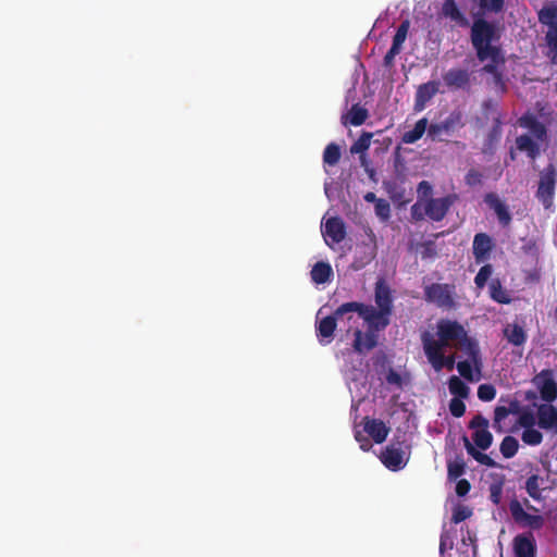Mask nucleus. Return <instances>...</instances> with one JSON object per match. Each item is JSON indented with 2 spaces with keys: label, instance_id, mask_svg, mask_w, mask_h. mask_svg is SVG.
Here are the masks:
<instances>
[{
  "label": "nucleus",
  "instance_id": "f257e3e1",
  "mask_svg": "<svg viewBox=\"0 0 557 557\" xmlns=\"http://www.w3.org/2000/svg\"><path fill=\"white\" fill-rule=\"evenodd\" d=\"M502 32L496 23L486 21L482 16L474 18L470 39L476 58L480 62H487L483 66L485 73L496 75L498 66L505 63L499 40Z\"/></svg>",
  "mask_w": 557,
  "mask_h": 557
},
{
  "label": "nucleus",
  "instance_id": "f03ea898",
  "mask_svg": "<svg viewBox=\"0 0 557 557\" xmlns=\"http://www.w3.org/2000/svg\"><path fill=\"white\" fill-rule=\"evenodd\" d=\"M376 308L359 301L342 304L339 312H356L362 320L376 321L379 326L387 327L394 309L393 290L384 277H379L374 286Z\"/></svg>",
  "mask_w": 557,
  "mask_h": 557
},
{
  "label": "nucleus",
  "instance_id": "7ed1b4c3",
  "mask_svg": "<svg viewBox=\"0 0 557 557\" xmlns=\"http://www.w3.org/2000/svg\"><path fill=\"white\" fill-rule=\"evenodd\" d=\"M466 329L458 321L449 319H441L436 324L437 339L429 331L421 334L422 347H425L426 339L438 345V348L454 347L459 339L465 336Z\"/></svg>",
  "mask_w": 557,
  "mask_h": 557
},
{
  "label": "nucleus",
  "instance_id": "20e7f679",
  "mask_svg": "<svg viewBox=\"0 0 557 557\" xmlns=\"http://www.w3.org/2000/svg\"><path fill=\"white\" fill-rule=\"evenodd\" d=\"M537 183L535 197L542 203L545 210H554V198L557 185V168L554 163H548L541 172Z\"/></svg>",
  "mask_w": 557,
  "mask_h": 557
},
{
  "label": "nucleus",
  "instance_id": "39448f33",
  "mask_svg": "<svg viewBox=\"0 0 557 557\" xmlns=\"http://www.w3.org/2000/svg\"><path fill=\"white\" fill-rule=\"evenodd\" d=\"M410 450L405 442H392L380 455L382 463L391 471L404 469L409 460Z\"/></svg>",
  "mask_w": 557,
  "mask_h": 557
},
{
  "label": "nucleus",
  "instance_id": "423d86ee",
  "mask_svg": "<svg viewBox=\"0 0 557 557\" xmlns=\"http://www.w3.org/2000/svg\"><path fill=\"white\" fill-rule=\"evenodd\" d=\"M367 323V331L363 332L359 329L354 332L352 348L359 355H366L379 344V332L386 327L379 326V322L363 320Z\"/></svg>",
  "mask_w": 557,
  "mask_h": 557
},
{
  "label": "nucleus",
  "instance_id": "0eeeda50",
  "mask_svg": "<svg viewBox=\"0 0 557 557\" xmlns=\"http://www.w3.org/2000/svg\"><path fill=\"white\" fill-rule=\"evenodd\" d=\"M425 298L438 308L451 309L455 307V286L449 284L433 283L425 287Z\"/></svg>",
  "mask_w": 557,
  "mask_h": 557
},
{
  "label": "nucleus",
  "instance_id": "6e6552de",
  "mask_svg": "<svg viewBox=\"0 0 557 557\" xmlns=\"http://www.w3.org/2000/svg\"><path fill=\"white\" fill-rule=\"evenodd\" d=\"M509 511L513 521L521 528L540 530L545 524V519L543 516L527 512L523 509L521 503L516 498L510 500Z\"/></svg>",
  "mask_w": 557,
  "mask_h": 557
},
{
  "label": "nucleus",
  "instance_id": "1a4fd4ad",
  "mask_svg": "<svg viewBox=\"0 0 557 557\" xmlns=\"http://www.w3.org/2000/svg\"><path fill=\"white\" fill-rule=\"evenodd\" d=\"M341 309H342V305L336 308V310L334 311V313L332 315H327L322 319H319V317H317L315 334H317L318 341L321 345H327L333 341L334 333H335V330L337 326L336 321L350 313V312H339Z\"/></svg>",
  "mask_w": 557,
  "mask_h": 557
},
{
  "label": "nucleus",
  "instance_id": "9d476101",
  "mask_svg": "<svg viewBox=\"0 0 557 557\" xmlns=\"http://www.w3.org/2000/svg\"><path fill=\"white\" fill-rule=\"evenodd\" d=\"M458 200L456 194H448L441 198H430L424 201V213L433 222L442 221L451 206Z\"/></svg>",
  "mask_w": 557,
  "mask_h": 557
},
{
  "label": "nucleus",
  "instance_id": "9b49d317",
  "mask_svg": "<svg viewBox=\"0 0 557 557\" xmlns=\"http://www.w3.org/2000/svg\"><path fill=\"white\" fill-rule=\"evenodd\" d=\"M444 348H438V345L426 339L425 347H423L424 355L435 371H441L443 368L453 370L456 363V356L450 354L445 356Z\"/></svg>",
  "mask_w": 557,
  "mask_h": 557
},
{
  "label": "nucleus",
  "instance_id": "f8f14e48",
  "mask_svg": "<svg viewBox=\"0 0 557 557\" xmlns=\"http://www.w3.org/2000/svg\"><path fill=\"white\" fill-rule=\"evenodd\" d=\"M532 383L536 386L541 398L546 401V404H552L557 399V383L554 380L552 370H542L532 379Z\"/></svg>",
  "mask_w": 557,
  "mask_h": 557
},
{
  "label": "nucleus",
  "instance_id": "ddd939ff",
  "mask_svg": "<svg viewBox=\"0 0 557 557\" xmlns=\"http://www.w3.org/2000/svg\"><path fill=\"white\" fill-rule=\"evenodd\" d=\"M469 428L474 430L472 434L474 445L482 450L488 449L493 443V435L487 430L488 420L480 413L475 414L469 422Z\"/></svg>",
  "mask_w": 557,
  "mask_h": 557
},
{
  "label": "nucleus",
  "instance_id": "4468645a",
  "mask_svg": "<svg viewBox=\"0 0 557 557\" xmlns=\"http://www.w3.org/2000/svg\"><path fill=\"white\" fill-rule=\"evenodd\" d=\"M524 409L522 408L520 401L518 399H511L508 403V406H497L494 409V420H493V429L495 432L503 434L508 431L505 421L509 414L520 416V413Z\"/></svg>",
  "mask_w": 557,
  "mask_h": 557
},
{
  "label": "nucleus",
  "instance_id": "2eb2a0df",
  "mask_svg": "<svg viewBox=\"0 0 557 557\" xmlns=\"http://www.w3.org/2000/svg\"><path fill=\"white\" fill-rule=\"evenodd\" d=\"M462 114L458 111L451 112L443 122L432 123L428 128V135L432 139L440 138L443 134H450L456 128L462 127Z\"/></svg>",
  "mask_w": 557,
  "mask_h": 557
},
{
  "label": "nucleus",
  "instance_id": "dca6fc26",
  "mask_svg": "<svg viewBox=\"0 0 557 557\" xmlns=\"http://www.w3.org/2000/svg\"><path fill=\"white\" fill-rule=\"evenodd\" d=\"M536 419L540 429L557 434V405L541 404L536 407Z\"/></svg>",
  "mask_w": 557,
  "mask_h": 557
},
{
  "label": "nucleus",
  "instance_id": "f3484780",
  "mask_svg": "<svg viewBox=\"0 0 557 557\" xmlns=\"http://www.w3.org/2000/svg\"><path fill=\"white\" fill-rule=\"evenodd\" d=\"M485 205L495 212L502 226L507 227L511 223L512 216L506 203L495 193H487L484 196Z\"/></svg>",
  "mask_w": 557,
  "mask_h": 557
},
{
  "label": "nucleus",
  "instance_id": "a211bd4d",
  "mask_svg": "<svg viewBox=\"0 0 557 557\" xmlns=\"http://www.w3.org/2000/svg\"><path fill=\"white\" fill-rule=\"evenodd\" d=\"M512 548L515 557H535L536 542L533 534L528 532L515 536Z\"/></svg>",
  "mask_w": 557,
  "mask_h": 557
},
{
  "label": "nucleus",
  "instance_id": "6ab92c4d",
  "mask_svg": "<svg viewBox=\"0 0 557 557\" xmlns=\"http://www.w3.org/2000/svg\"><path fill=\"white\" fill-rule=\"evenodd\" d=\"M494 248L493 239L486 233H478L474 235L472 243V253L476 263L488 260L491 251Z\"/></svg>",
  "mask_w": 557,
  "mask_h": 557
},
{
  "label": "nucleus",
  "instance_id": "aec40b11",
  "mask_svg": "<svg viewBox=\"0 0 557 557\" xmlns=\"http://www.w3.org/2000/svg\"><path fill=\"white\" fill-rule=\"evenodd\" d=\"M437 91L438 83L435 81H430L420 85L416 92L413 110L416 112L423 111L428 102L436 95Z\"/></svg>",
  "mask_w": 557,
  "mask_h": 557
},
{
  "label": "nucleus",
  "instance_id": "412c9836",
  "mask_svg": "<svg viewBox=\"0 0 557 557\" xmlns=\"http://www.w3.org/2000/svg\"><path fill=\"white\" fill-rule=\"evenodd\" d=\"M323 235L329 246H331V244L327 242V238H331L333 244L342 243L346 236L345 223L338 216L330 218L325 222Z\"/></svg>",
  "mask_w": 557,
  "mask_h": 557
},
{
  "label": "nucleus",
  "instance_id": "4be33fe9",
  "mask_svg": "<svg viewBox=\"0 0 557 557\" xmlns=\"http://www.w3.org/2000/svg\"><path fill=\"white\" fill-rule=\"evenodd\" d=\"M363 430L376 444H382L388 433L389 428L380 419L364 418Z\"/></svg>",
  "mask_w": 557,
  "mask_h": 557
},
{
  "label": "nucleus",
  "instance_id": "5701e85b",
  "mask_svg": "<svg viewBox=\"0 0 557 557\" xmlns=\"http://www.w3.org/2000/svg\"><path fill=\"white\" fill-rule=\"evenodd\" d=\"M442 14L460 27L469 26V20L460 11L455 0H444L442 4Z\"/></svg>",
  "mask_w": 557,
  "mask_h": 557
},
{
  "label": "nucleus",
  "instance_id": "b1692460",
  "mask_svg": "<svg viewBox=\"0 0 557 557\" xmlns=\"http://www.w3.org/2000/svg\"><path fill=\"white\" fill-rule=\"evenodd\" d=\"M443 81L448 88H463L469 85L470 75L467 70L450 69L443 76Z\"/></svg>",
  "mask_w": 557,
  "mask_h": 557
},
{
  "label": "nucleus",
  "instance_id": "393cba45",
  "mask_svg": "<svg viewBox=\"0 0 557 557\" xmlns=\"http://www.w3.org/2000/svg\"><path fill=\"white\" fill-rule=\"evenodd\" d=\"M504 336L513 346L524 345L528 338L524 329L517 323L507 324L504 329Z\"/></svg>",
  "mask_w": 557,
  "mask_h": 557
},
{
  "label": "nucleus",
  "instance_id": "a878e982",
  "mask_svg": "<svg viewBox=\"0 0 557 557\" xmlns=\"http://www.w3.org/2000/svg\"><path fill=\"white\" fill-rule=\"evenodd\" d=\"M516 146L519 151L525 152L532 160H535L541 153L539 145L527 134L516 138Z\"/></svg>",
  "mask_w": 557,
  "mask_h": 557
},
{
  "label": "nucleus",
  "instance_id": "bb28decb",
  "mask_svg": "<svg viewBox=\"0 0 557 557\" xmlns=\"http://www.w3.org/2000/svg\"><path fill=\"white\" fill-rule=\"evenodd\" d=\"M310 275L315 284H325L333 276V270L330 263L319 261L312 267Z\"/></svg>",
  "mask_w": 557,
  "mask_h": 557
},
{
  "label": "nucleus",
  "instance_id": "cd10ccee",
  "mask_svg": "<svg viewBox=\"0 0 557 557\" xmlns=\"http://www.w3.org/2000/svg\"><path fill=\"white\" fill-rule=\"evenodd\" d=\"M454 347L461 349L465 354L473 361L476 362L480 358V351L478 347V343L471 338L468 333H465L457 344H454Z\"/></svg>",
  "mask_w": 557,
  "mask_h": 557
},
{
  "label": "nucleus",
  "instance_id": "c85d7f7f",
  "mask_svg": "<svg viewBox=\"0 0 557 557\" xmlns=\"http://www.w3.org/2000/svg\"><path fill=\"white\" fill-rule=\"evenodd\" d=\"M428 128V120L425 117H422L419 121H417L412 129L407 131L403 134L401 141L404 144H414L423 136Z\"/></svg>",
  "mask_w": 557,
  "mask_h": 557
},
{
  "label": "nucleus",
  "instance_id": "c756f323",
  "mask_svg": "<svg viewBox=\"0 0 557 557\" xmlns=\"http://www.w3.org/2000/svg\"><path fill=\"white\" fill-rule=\"evenodd\" d=\"M539 22L557 32V5H547L539 11Z\"/></svg>",
  "mask_w": 557,
  "mask_h": 557
},
{
  "label": "nucleus",
  "instance_id": "7c9ffc66",
  "mask_svg": "<svg viewBox=\"0 0 557 557\" xmlns=\"http://www.w3.org/2000/svg\"><path fill=\"white\" fill-rule=\"evenodd\" d=\"M463 442H465V448L467 450V453L474 459L476 460L481 465H484L486 467H497V462L494 461V459H492L488 455L486 454H483L481 453L480 450H478L474 445H472L470 443V441L468 440L467 436H463Z\"/></svg>",
  "mask_w": 557,
  "mask_h": 557
},
{
  "label": "nucleus",
  "instance_id": "2f4dec72",
  "mask_svg": "<svg viewBox=\"0 0 557 557\" xmlns=\"http://www.w3.org/2000/svg\"><path fill=\"white\" fill-rule=\"evenodd\" d=\"M448 388L450 394L457 398H467L470 393L468 385L456 375L449 377Z\"/></svg>",
  "mask_w": 557,
  "mask_h": 557
},
{
  "label": "nucleus",
  "instance_id": "473e14b6",
  "mask_svg": "<svg viewBox=\"0 0 557 557\" xmlns=\"http://www.w3.org/2000/svg\"><path fill=\"white\" fill-rule=\"evenodd\" d=\"M518 440L510 435L505 436L499 446V450L506 459L512 458L518 453Z\"/></svg>",
  "mask_w": 557,
  "mask_h": 557
},
{
  "label": "nucleus",
  "instance_id": "72a5a7b5",
  "mask_svg": "<svg viewBox=\"0 0 557 557\" xmlns=\"http://www.w3.org/2000/svg\"><path fill=\"white\" fill-rule=\"evenodd\" d=\"M522 125L530 128L537 140L543 141L547 136L546 126L539 122L535 117L524 119Z\"/></svg>",
  "mask_w": 557,
  "mask_h": 557
},
{
  "label": "nucleus",
  "instance_id": "f704fd0d",
  "mask_svg": "<svg viewBox=\"0 0 557 557\" xmlns=\"http://www.w3.org/2000/svg\"><path fill=\"white\" fill-rule=\"evenodd\" d=\"M491 298L498 304H509L510 298L507 292L503 288L499 280H494L490 284Z\"/></svg>",
  "mask_w": 557,
  "mask_h": 557
},
{
  "label": "nucleus",
  "instance_id": "c9c22d12",
  "mask_svg": "<svg viewBox=\"0 0 557 557\" xmlns=\"http://www.w3.org/2000/svg\"><path fill=\"white\" fill-rule=\"evenodd\" d=\"M368 110L359 103L352 104L349 111V123L354 126L362 125L368 119Z\"/></svg>",
  "mask_w": 557,
  "mask_h": 557
},
{
  "label": "nucleus",
  "instance_id": "e433bc0d",
  "mask_svg": "<svg viewBox=\"0 0 557 557\" xmlns=\"http://www.w3.org/2000/svg\"><path fill=\"white\" fill-rule=\"evenodd\" d=\"M341 159V148L337 144H329L323 151V162L327 165H336Z\"/></svg>",
  "mask_w": 557,
  "mask_h": 557
},
{
  "label": "nucleus",
  "instance_id": "4c0bfd02",
  "mask_svg": "<svg viewBox=\"0 0 557 557\" xmlns=\"http://www.w3.org/2000/svg\"><path fill=\"white\" fill-rule=\"evenodd\" d=\"M540 481L542 479L539 474H532L527 479L525 482V491L529 496L535 500H540L542 498V492L540 487Z\"/></svg>",
  "mask_w": 557,
  "mask_h": 557
},
{
  "label": "nucleus",
  "instance_id": "58836bf2",
  "mask_svg": "<svg viewBox=\"0 0 557 557\" xmlns=\"http://www.w3.org/2000/svg\"><path fill=\"white\" fill-rule=\"evenodd\" d=\"M545 40L548 48L547 57L552 64L557 65V32L547 30Z\"/></svg>",
  "mask_w": 557,
  "mask_h": 557
},
{
  "label": "nucleus",
  "instance_id": "ea45409f",
  "mask_svg": "<svg viewBox=\"0 0 557 557\" xmlns=\"http://www.w3.org/2000/svg\"><path fill=\"white\" fill-rule=\"evenodd\" d=\"M521 440L527 445L537 446L543 442V434L534 428H529L523 430Z\"/></svg>",
  "mask_w": 557,
  "mask_h": 557
},
{
  "label": "nucleus",
  "instance_id": "a19ab883",
  "mask_svg": "<svg viewBox=\"0 0 557 557\" xmlns=\"http://www.w3.org/2000/svg\"><path fill=\"white\" fill-rule=\"evenodd\" d=\"M409 27H410V21L409 20H404L399 24V26H398V28L396 30V34L393 37L392 46H394V47H396V48L401 50L403 44L405 42V40L407 38Z\"/></svg>",
  "mask_w": 557,
  "mask_h": 557
},
{
  "label": "nucleus",
  "instance_id": "79ce46f5",
  "mask_svg": "<svg viewBox=\"0 0 557 557\" xmlns=\"http://www.w3.org/2000/svg\"><path fill=\"white\" fill-rule=\"evenodd\" d=\"M372 134L371 133H362L359 138L351 145L350 152L351 153H363L366 152L371 144Z\"/></svg>",
  "mask_w": 557,
  "mask_h": 557
},
{
  "label": "nucleus",
  "instance_id": "37998d69",
  "mask_svg": "<svg viewBox=\"0 0 557 557\" xmlns=\"http://www.w3.org/2000/svg\"><path fill=\"white\" fill-rule=\"evenodd\" d=\"M493 273V268L491 264H484L479 270L478 274L474 277V284L478 288H483L487 282V280L491 277Z\"/></svg>",
  "mask_w": 557,
  "mask_h": 557
},
{
  "label": "nucleus",
  "instance_id": "c03bdc74",
  "mask_svg": "<svg viewBox=\"0 0 557 557\" xmlns=\"http://www.w3.org/2000/svg\"><path fill=\"white\" fill-rule=\"evenodd\" d=\"M472 516V510L467 506L458 505L454 508L451 522L458 524Z\"/></svg>",
  "mask_w": 557,
  "mask_h": 557
},
{
  "label": "nucleus",
  "instance_id": "a18cd8bd",
  "mask_svg": "<svg viewBox=\"0 0 557 557\" xmlns=\"http://www.w3.org/2000/svg\"><path fill=\"white\" fill-rule=\"evenodd\" d=\"M517 423L523 429L534 428L535 423L537 424L536 414L534 416L531 411L523 410L518 417Z\"/></svg>",
  "mask_w": 557,
  "mask_h": 557
},
{
  "label": "nucleus",
  "instance_id": "49530a36",
  "mask_svg": "<svg viewBox=\"0 0 557 557\" xmlns=\"http://www.w3.org/2000/svg\"><path fill=\"white\" fill-rule=\"evenodd\" d=\"M448 478L456 480L465 473V462L462 460H455L448 462L447 466Z\"/></svg>",
  "mask_w": 557,
  "mask_h": 557
},
{
  "label": "nucleus",
  "instance_id": "de8ad7c7",
  "mask_svg": "<svg viewBox=\"0 0 557 557\" xmlns=\"http://www.w3.org/2000/svg\"><path fill=\"white\" fill-rule=\"evenodd\" d=\"M503 486H504V481L500 480L498 482H493L491 485H490V500L494 504V505H499L500 504V500H502V495H503Z\"/></svg>",
  "mask_w": 557,
  "mask_h": 557
},
{
  "label": "nucleus",
  "instance_id": "09e8293b",
  "mask_svg": "<svg viewBox=\"0 0 557 557\" xmlns=\"http://www.w3.org/2000/svg\"><path fill=\"white\" fill-rule=\"evenodd\" d=\"M496 396V388L492 384H481L478 388V397L482 401H491Z\"/></svg>",
  "mask_w": 557,
  "mask_h": 557
},
{
  "label": "nucleus",
  "instance_id": "8fccbe9b",
  "mask_svg": "<svg viewBox=\"0 0 557 557\" xmlns=\"http://www.w3.org/2000/svg\"><path fill=\"white\" fill-rule=\"evenodd\" d=\"M375 214L383 221H386L391 216V205L385 199H380L374 206Z\"/></svg>",
  "mask_w": 557,
  "mask_h": 557
},
{
  "label": "nucleus",
  "instance_id": "3c124183",
  "mask_svg": "<svg viewBox=\"0 0 557 557\" xmlns=\"http://www.w3.org/2000/svg\"><path fill=\"white\" fill-rule=\"evenodd\" d=\"M463 398H457V397H454L450 399L449 401V411L451 413V416L456 417V418H460L465 414L466 412V405L465 403L462 401Z\"/></svg>",
  "mask_w": 557,
  "mask_h": 557
},
{
  "label": "nucleus",
  "instance_id": "603ef678",
  "mask_svg": "<svg viewBox=\"0 0 557 557\" xmlns=\"http://www.w3.org/2000/svg\"><path fill=\"white\" fill-rule=\"evenodd\" d=\"M505 0H479L480 8L485 12H500L504 8Z\"/></svg>",
  "mask_w": 557,
  "mask_h": 557
},
{
  "label": "nucleus",
  "instance_id": "864d4df0",
  "mask_svg": "<svg viewBox=\"0 0 557 557\" xmlns=\"http://www.w3.org/2000/svg\"><path fill=\"white\" fill-rule=\"evenodd\" d=\"M465 182L470 187L481 185L483 183V174L475 169H470L465 175Z\"/></svg>",
  "mask_w": 557,
  "mask_h": 557
},
{
  "label": "nucleus",
  "instance_id": "5fc2aeb1",
  "mask_svg": "<svg viewBox=\"0 0 557 557\" xmlns=\"http://www.w3.org/2000/svg\"><path fill=\"white\" fill-rule=\"evenodd\" d=\"M410 215L413 221H422L428 218V214L424 213V203L417 201L410 208Z\"/></svg>",
  "mask_w": 557,
  "mask_h": 557
},
{
  "label": "nucleus",
  "instance_id": "6e6d98bb",
  "mask_svg": "<svg viewBox=\"0 0 557 557\" xmlns=\"http://www.w3.org/2000/svg\"><path fill=\"white\" fill-rule=\"evenodd\" d=\"M459 374L468 381H473L472 367L469 361H459L457 363Z\"/></svg>",
  "mask_w": 557,
  "mask_h": 557
},
{
  "label": "nucleus",
  "instance_id": "4d7b16f0",
  "mask_svg": "<svg viewBox=\"0 0 557 557\" xmlns=\"http://www.w3.org/2000/svg\"><path fill=\"white\" fill-rule=\"evenodd\" d=\"M471 488L468 480L461 479L456 484V494L460 497L466 496Z\"/></svg>",
  "mask_w": 557,
  "mask_h": 557
},
{
  "label": "nucleus",
  "instance_id": "13d9d810",
  "mask_svg": "<svg viewBox=\"0 0 557 557\" xmlns=\"http://www.w3.org/2000/svg\"><path fill=\"white\" fill-rule=\"evenodd\" d=\"M400 49L394 47V46H391L389 50L386 52L385 57H384V66L388 67V66H392L393 63H394V59L397 54L400 53Z\"/></svg>",
  "mask_w": 557,
  "mask_h": 557
},
{
  "label": "nucleus",
  "instance_id": "bf43d9fd",
  "mask_svg": "<svg viewBox=\"0 0 557 557\" xmlns=\"http://www.w3.org/2000/svg\"><path fill=\"white\" fill-rule=\"evenodd\" d=\"M386 381L388 384L397 386H400L403 383L401 375L393 369H389L388 373L386 374Z\"/></svg>",
  "mask_w": 557,
  "mask_h": 557
},
{
  "label": "nucleus",
  "instance_id": "052dcab7",
  "mask_svg": "<svg viewBox=\"0 0 557 557\" xmlns=\"http://www.w3.org/2000/svg\"><path fill=\"white\" fill-rule=\"evenodd\" d=\"M355 437L356 441L360 444V448L362 450L368 451L372 447L370 441L366 436H363L361 432H356Z\"/></svg>",
  "mask_w": 557,
  "mask_h": 557
},
{
  "label": "nucleus",
  "instance_id": "680f3d73",
  "mask_svg": "<svg viewBox=\"0 0 557 557\" xmlns=\"http://www.w3.org/2000/svg\"><path fill=\"white\" fill-rule=\"evenodd\" d=\"M418 194L422 196H428L432 193V186L429 182L422 181L418 185Z\"/></svg>",
  "mask_w": 557,
  "mask_h": 557
},
{
  "label": "nucleus",
  "instance_id": "e2e57ef3",
  "mask_svg": "<svg viewBox=\"0 0 557 557\" xmlns=\"http://www.w3.org/2000/svg\"><path fill=\"white\" fill-rule=\"evenodd\" d=\"M363 199L367 201V202H371V203H376L377 200H380L381 198H377L376 195L372 191H368L364 196H363Z\"/></svg>",
  "mask_w": 557,
  "mask_h": 557
},
{
  "label": "nucleus",
  "instance_id": "0e129e2a",
  "mask_svg": "<svg viewBox=\"0 0 557 557\" xmlns=\"http://www.w3.org/2000/svg\"><path fill=\"white\" fill-rule=\"evenodd\" d=\"M524 397L529 401H533L537 398V394L534 391H527Z\"/></svg>",
  "mask_w": 557,
  "mask_h": 557
},
{
  "label": "nucleus",
  "instance_id": "69168bd1",
  "mask_svg": "<svg viewBox=\"0 0 557 557\" xmlns=\"http://www.w3.org/2000/svg\"><path fill=\"white\" fill-rule=\"evenodd\" d=\"M445 547H446V535L442 534L441 535V543H440V552H441V554H443L445 552Z\"/></svg>",
  "mask_w": 557,
  "mask_h": 557
},
{
  "label": "nucleus",
  "instance_id": "338daca9",
  "mask_svg": "<svg viewBox=\"0 0 557 557\" xmlns=\"http://www.w3.org/2000/svg\"><path fill=\"white\" fill-rule=\"evenodd\" d=\"M524 502H525V505H527L528 509L533 510V511H537V508L532 506V505H530L528 499H524Z\"/></svg>",
  "mask_w": 557,
  "mask_h": 557
},
{
  "label": "nucleus",
  "instance_id": "774afa93",
  "mask_svg": "<svg viewBox=\"0 0 557 557\" xmlns=\"http://www.w3.org/2000/svg\"><path fill=\"white\" fill-rule=\"evenodd\" d=\"M494 136H496V132L495 131L490 134L491 138H493Z\"/></svg>",
  "mask_w": 557,
  "mask_h": 557
}]
</instances>
